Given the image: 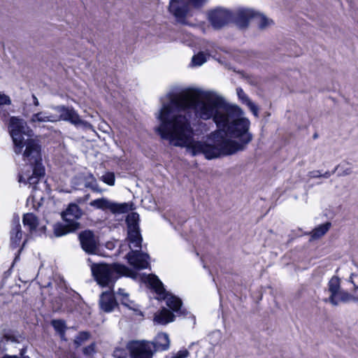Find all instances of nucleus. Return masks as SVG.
Returning <instances> with one entry per match:
<instances>
[{
	"mask_svg": "<svg viewBox=\"0 0 358 358\" xmlns=\"http://www.w3.org/2000/svg\"><path fill=\"white\" fill-rule=\"evenodd\" d=\"M155 131L171 145L210 160L243 151L252 140L240 108L216 93L188 88L160 99Z\"/></svg>",
	"mask_w": 358,
	"mask_h": 358,
	"instance_id": "nucleus-1",
	"label": "nucleus"
},
{
	"mask_svg": "<svg viewBox=\"0 0 358 358\" xmlns=\"http://www.w3.org/2000/svg\"><path fill=\"white\" fill-rule=\"evenodd\" d=\"M8 129L13 141L15 153L22 155L23 160L28 166L27 170L19 175L18 182L29 184L35 189L45 174L41 163V146L35 139H24V136L31 137L34 134L24 120L16 116L11 117Z\"/></svg>",
	"mask_w": 358,
	"mask_h": 358,
	"instance_id": "nucleus-2",
	"label": "nucleus"
},
{
	"mask_svg": "<svg viewBox=\"0 0 358 358\" xmlns=\"http://www.w3.org/2000/svg\"><path fill=\"white\" fill-rule=\"evenodd\" d=\"M91 271L98 285L111 288L121 275L127 274L129 269L118 264H92Z\"/></svg>",
	"mask_w": 358,
	"mask_h": 358,
	"instance_id": "nucleus-3",
	"label": "nucleus"
},
{
	"mask_svg": "<svg viewBox=\"0 0 358 358\" xmlns=\"http://www.w3.org/2000/svg\"><path fill=\"white\" fill-rule=\"evenodd\" d=\"M83 212L76 203H70L62 213L64 224L57 223L53 227L54 234L59 237L73 232L80 228L78 220L83 216Z\"/></svg>",
	"mask_w": 358,
	"mask_h": 358,
	"instance_id": "nucleus-4",
	"label": "nucleus"
},
{
	"mask_svg": "<svg viewBox=\"0 0 358 358\" xmlns=\"http://www.w3.org/2000/svg\"><path fill=\"white\" fill-rule=\"evenodd\" d=\"M148 281L150 286L159 295V297L162 299L166 300L167 306H169L178 315H186V312L181 310L182 301L176 296L167 292L164 289L162 282L157 276L152 275L149 277Z\"/></svg>",
	"mask_w": 358,
	"mask_h": 358,
	"instance_id": "nucleus-5",
	"label": "nucleus"
},
{
	"mask_svg": "<svg viewBox=\"0 0 358 358\" xmlns=\"http://www.w3.org/2000/svg\"><path fill=\"white\" fill-rule=\"evenodd\" d=\"M130 358H152L155 346L146 341H131L127 344Z\"/></svg>",
	"mask_w": 358,
	"mask_h": 358,
	"instance_id": "nucleus-6",
	"label": "nucleus"
},
{
	"mask_svg": "<svg viewBox=\"0 0 358 358\" xmlns=\"http://www.w3.org/2000/svg\"><path fill=\"white\" fill-rule=\"evenodd\" d=\"M139 215L137 213H129L126 219L127 224V240L134 248H141L142 237L138 226Z\"/></svg>",
	"mask_w": 358,
	"mask_h": 358,
	"instance_id": "nucleus-7",
	"label": "nucleus"
},
{
	"mask_svg": "<svg viewBox=\"0 0 358 358\" xmlns=\"http://www.w3.org/2000/svg\"><path fill=\"white\" fill-rule=\"evenodd\" d=\"M54 109L59 113V115H55V122L64 120L69 122L76 126L83 125L86 129L92 128V124L82 120L77 112L71 107L57 106L54 107Z\"/></svg>",
	"mask_w": 358,
	"mask_h": 358,
	"instance_id": "nucleus-8",
	"label": "nucleus"
},
{
	"mask_svg": "<svg viewBox=\"0 0 358 358\" xmlns=\"http://www.w3.org/2000/svg\"><path fill=\"white\" fill-rule=\"evenodd\" d=\"M90 205L97 209H101L103 210H109L111 213L115 214L125 213L131 209L129 203H113L106 198L93 200L90 203Z\"/></svg>",
	"mask_w": 358,
	"mask_h": 358,
	"instance_id": "nucleus-9",
	"label": "nucleus"
},
{
	"mask_svg": "<svg viewBox=\"0 0 358 358\" xmlns=\"http://www.w3.org/2000/svg\"><path fill=\"white\" fill-rule=\"evenodd\" d=\"M78 238L83 250L88 254H94L99 248V238L91 230H85L79 234Z\"/></svg>",
	"mask_w": 358,
	"mask_h": 358,
	"instance_id": "nucleus-10",
	"label": "nucleus"
},
{
	"mask_svg": "<svg viewBox=\"0 0 358 358\" xmlns=\"http://www.w3.org/2000/svg\"><path fill=\"white\" fill-rule=\"evenodd\" d=\"M129 247L131 250L127 255V258L130 265L137 269L148 268L149 266V255L147 253L141 252V248H138L139 250H133L131 244Z\"/></svg>",
	"mask_w": 358,
	"mask_h": 358,
	"instance_id": "nucleus-11",
	"label": "nucleus"
},
{
	"mask_svg": "<svg viewBox=\"0 0 358 358\" xmlns=\"http://www.w3.org/2000/svg\"><path fill=\"white\" fill-rule=\"evenodd\" d=\"M169 11L180 23H185V17L189 11V5L185 0H170Z\"/></svg>",
	"mask_w": 358,
	"mask_h": 358,
	"instance_id": "nucleus-12",
	"label": "nucleus"
},
{
	"mask_svg": "<svg viewBox=\"0 0 358 358\" xmlns=\"http://www.w3.org/2000/svg\"><path fill=\"white\" fill-rule=\"evenodd\" d=\"M209 20L215 29H220L232 20V14L227 10L217 8L209 13Z\"/></svg>",
	"mask_w": 358,
	"mask_h": 358,
	"instance_id": "nucleus-13",
	"label": "nucleus"
},
{
	"mask_svg": "<svg viewBox=\"0 0 358 358\" xmlns=\"http://www.w3.org/2000/svg\"><path fill=\"white\" fill-rule=\"evenodd\" d=\"M255 10L250 8H239L233 15L232 20L239 28L245 29L248 27L250 20H253Z\"/></svg>",
	"mask_w": 358,
	"mask_h": 358,
	"instance_id": "nucleus-14",
	"label": "nucleus"
},
{
	"mask_svg": "<svg viewBox=\"0 0 358 358\" xmlns=\"http://www.w3.org/2000/svg\"><path fill=\"white\" fill-rule=\"evenodd\" d=\"M10 234L11 246L13 248H16L20 245L22 238V231L18 216L14 217L13 219Z\"/></svg>",
	"mask_w": 358,
	"mask_h": 358,
	"instance_id": "nucleus-15",
	"label": "nucleus"
},
{
	"mask_svg": "<svg viewBox=\"0 0 358 358\" xmlns=\"http://www.w3.org/2000/svg\"><path fill=\"white\" fill-rule=\"evenodd\" d=\"M99 306L102 310L109 313L117 306V303L115 299L112 291L104 292L100 296Z\"/></svg>",
	"mask_w": 358,
	"mask_h": 358,
	"instance_id": "nucleus-16",
	"label": "nucleus"
},
{
	"mask_svg": "<svg viewBox=\"0 0 358 358\" xmlns=\"http://www.w3.org/2000/svg\"><path fill=\"white\" fill-rule=\"evenodd\" d=\"M55 115L48 113L45 111H40L36 113H34L30 119L29 123L31 124L34 127L40 126L41 123L45 122H55Z\"/></svg>",
	"mask_w": 358,
	"mask_h": 358,
	"instance_id": "nucleus-17",
	"label": "nucleus"
},
{
	"mask_svg": "<svg viewBox=\"0 0 358 358\" xmlns=\"http://www.w3.org/2000/svg\"><path fill=\"white\" fill-rule=\"evenodd\" d=\"M341 289L340 278L337 276H333L328 282V291L330 293V296L328 299H326L324 301L325 302L330 303L332 306H336V302L334 297L337 292Z\"/></svg>",
	"mask_w": 358,
	"mask_h": 358,
	"instance_id": "nucleus-18",
	"label": "nucleus"
},
{
	"mask_svg": "<svg viewBox=\"0 0 358 358\" xmlns=\"http://www.w3.org/2000/svg\"><path fill=\"white\" fill-rule=\"evenodd\" d=\"M175 315L168 309L164 308L155 314L154 322L165 325L174 320Z\"/></svg>",
	"mask_w": 358,
	"mask_h": 358,
	"instance_id": "nucleus-19",
	"label": "nucleus"
},
{
	"mask_svg": "<svg viewBox=\"0 0 358 358\" xmlns=\"http://www.w3.org/2000/svg\"><path fill=\"white\" fill-rule=\"evenodd\" d=\"M155 346V352L157 350H166L170 345L169 336L166 333L158 334L155 341L151 342Z\"/></svg>",
	"mask_w": 358,
	"mask_h": 358,
	"instance_id": "nucleus-20",
	"label": "nucleus"
},
{
	"mask_svg": "<svg viewBox=\"0 0 358 358\" xmlns=\"http://www.w3.org/2000/svg\"><path fill=\"white\" fill-rule=\"evenodd\" d=\"M253 20L256 23L257 27L261 30L266 29L273 24V20L255 10L254 13Z\"/></svg>",
	"mask_w": 358,
	"mask_h": 358,
	"instance_id": "nucleus-21",
	"label": "nucleus"
},
{
	"mask_svg": "<svg viewBox=\"0 0 358 358\" xmlns=\"http://www.w3.org/2000/svg\"><path fill=\"white\" fill-rule=\"evenodd\" d=\"M331 224L329 222L322 224L315 227L310 232L311 238L313 240L319 239L322 237L331 228Z\"/></svg>",
	"mask_w": 358,
	"mask_h": 358,
	"instance_id": "nucleus-22",
	"label": "nucleus"
},
{
	"mask_svg": "<svg viewBox=\"0 0 358 358\" xmlns=\"http://www.w3.org/2000/svg\"><path fill=\"white\" fill-rule=\"evenodd\" d=\"M85 187L91 189L96 192H102V189L99 187L96 178L92 173H89L84 177Z\"/></svg>",
	"mask_w": 358,
	"mask_h": 358,
	"instance_id": "nucleus-23",
	"label": "nucleus"
},
{
	"mask_svg": "<svg viewBox=\"0 0 358 358\" xmlns=\"http://www.w3.org/2000/svg\"><path fill=\"white\" fill-rule=\"evenodd\" d=\"M23 224L28 226L31 231L36 230L38 226V219L33 213H27L23 216Z\"/></svg>",
	"mask_w": 358,
	"mask_h": 358,
	"instance_id": "nucleus-24",
	"label": "nucleus"
},
{
	"mask_svg": "<svg viewBox=\"0 0 358 358\" xmlns=\"http://www.w3.org/2000/svg\"><path fill=\"white\" fill-rule=\"evenodd\" d=\"M336 304L335 306H337L340 302L347 303L353 299V296L347 292L346 291L342 290L341 289L337 292L336 296L334 297Z\"/></svg>",
	"mask_w": 358,
	"mask_h": 358,
	"instance_id": "nucleus-25",
	"label": "nucleus"
},
{
	"mask_svg": "<svg viewBox=\"0 0 358 358\" xmlns=\"http://www.w3.org/2000/svg\"><path fill=\"white\" fill-rule=\"evenodd\" d=\"M207 61V55L203 52H200L197 55H195L192 57V64L194 66H201Z\"/></svg>",
	"mask_w": 358,
	"mask_h": 358,
	"instance_id": "nucleus-26",
	"label": "nucleus"
},
{
	"mask_svg": "<svg viewBox=\"0 0 358 358\" xmlns=\"http://www.w3.org/2000/svg\"><path fill=\"white\" fill-rule=\"evenodd\" d=\"M338 170L339 171L338 173V176L339 177L347 176L352 173V169L350 166L338 164L335 167L334 172Z\"/></svg>",
	"mask_w": 358,
	"mask_h": 358,
	"instance_id": "nucleus-27",
	"label": "nucleus"
},
{
	"mask_svg": "<svg viewBox=\"0 0 358 358\" xmlns=\"http://www.w3.org/2000/svg\"><path fill=\"white\" fill-rule=\"evenodd\" d=\"M90 334L87 331H81L76 337L74 343L77 347L80 346L85 341L90 338Z\"/></svg>",
	"mask_w": 358,
	"mask_h": 358,
	"instance_id": "nucleus-28",
	"label": "nucleus"
},
{
	"mask_svg": "<svg viewBox=\"0 0 358 358\" xmlns=\"http://www.w3.org/2000/svg\"><path fill=\"white\" fill-rule=\"evenodd\" d=\"M120 300L123 306L133 310L134 311L138 310L136 304L129 299V294H125L124 296L121 297Z\"/></svg>",
	"mask_w": 358,
	"mask_h": 358,
	"instance_id": "nucleus-29",
	"label": "nucleus"
},
{
	"mask_svg": "<svg viewBox=\"0 0 358 358\" xmlns=\"http://www.w3.org/2000/svg\"><path fill=\"white\" fill-rule=\"evenodd\" d=\"M101 180L108 185L113 186L115 184V175L108 172L101 177Z\"/></svg>",
	"mask_w": 358,
	"mask_h": 358,
	"instance_id": "nucleus-30",
	"label": "nucleus"
},
{
	"mask_svg": "<svg viewBox=\"0 0 358 358\" xmlns=\"http://www.w3.org/2000/svg\"><path fill=\"white\" fill-rule=\"evenodd\" d=\"M127 349L122 348H116L113 351V356L115 358H127Z\"/></svg>",
	"mask_w": 358,
	"mask_h": 358,
	"instance_id": "nucleus-31",
	"label": "nucleus"
},
{
	"mask_svg": "<svg viewBox=\"0 0 358 358\" xmlns=\"http://www.w3.org/2000/svg\"><path fill=\"white\" fill-rule=\"evenodd\" d=\"M189 355V351L187 349H182L179 350L176 354H172L169 356H167L166 358H187Z\"/></svg>",
	"mask_w": 358,
	"mask_h": 358,
	"instance_id": "nucleus-32",
	"label": "nucleus"
},
{
	"mask_svg": "<svg viewBox=\"0 0 358 358\" xmlns=\"http://www.w3.org/2000/svg\"><path fill=\"white\" fill-rule=\"evenodd\" d=\"M52 324L56 331L64 333L65 329L64 322L61 320H52Z\"/></svg>",
	"mask_w": 358,
	"mask_h": 358,
	"instance_id": "nucleus-33",
	"label": "nucleus"
},
{
	"mask_svg": "<svg viewBox=\"0 0 358 358\" xmlns=\"http://www.w3.org/2000/svg\"><path fill=\"white\" fill-rule=\"evenodd\" d=\"M236 92L238 98L242 101L243 103H246L248 101H250V99L248 98V96L245 94L243 89L241 87H238L236 89Z\"/></svg>",
	"mask_w": 358,
	"mask_h": 358,
	"instance_id": "nucleus-34",
	"label": "nucleus"
},
{
	"mask_svg": "<svg viewBox=\"0 0 358 358\" xmlns=\"http://www.w3.org/2000/svg\"><path fill=\"white\" fill-rule=\"evenodd\" d=\"M10 104H11L10 98L8 95L0 92V106H3V105H10Z\"/></svg>",
	"mask_w": 358,
	"mask_h": 358,
	"instance_id": "nucleus-35",
	"label": "nucleus"
},
{
	"mask_svg": "<svg viewBox=\"0 0 358 358\" xmlns=\"http://www.w3.org/2000/svg\"><path fill=\"white\" fill-rule=\"evenodd\" d=\"M255 117H258L259 108L251 100L245 103Z\"/></svg>",
	"mask_w": 358,
	"mask_h": 358,
	"instance_id": "nucleus-36",
	"label": "nucleus"
},
{
	"mask_svg": "<svg viewBox=\"0 0 358 358\" xmlns=\"http://www.w3.org/2000/svg\"><path fill=\"white\" fill-rule=\"evenodd\" d=\"M95 352V345L92 343L91 345L83 348V353L85 355L90 356Z\"/></svg>",
	"mask_w": 358,
	"mask_h": 358,
	"instance_id": "nucleus-37",
	"label": "nucleus"
},
{
	"mask_svg": "<svg viewBox=\"0 0 358 358\" xmlns=\"http://www.w3.org/2000/svg\"><path fill=\"white\" fill-rule=\"evenodd\" d=\"M208 0H189V2L194 7V8H200L203 6Z\"/></svg>",
	"mask_w": 358,
	"mask_h": 358,
	"instance_id": "nucleus-38",
	"label": "nucleus"
},
{
	"mask_svg": "<svg viewBox=\"0 0 358 358\" xmlns=\"http://www.w3.org/2000/svg\"><path fill=\"white\" fill-rule=\"evenodd\" d=\"M24 353H25V349L22 348L20 350V356H21V357H17L16 355H13V356L6 355L3 358H29L28 356H24Z\"/></svg>",
	"mask_w": 358,
	"mask_h": 358,
	"instance_id": "nucleus-39",
	"label": "nucleus"
},
{
	"mask_svg": "<svg viewBox=\"0 0 358 358\" xmlns=\"http://www.w3.org/2000/svg\"><path fill=\"white\" fill-rule=\"evenodd\" d=\"M309 174L311 178H317L322 177V173H320V171H313L310 172Z\"/></svg>",
	"mask_w": 358,
	"mask_h": 358,
	"instance_id": "nucleus-40",
	"label": "nucleus"
},
{
	"mask_svg": "<svg viewBox=\"0 0 358 358\" xmlns=\"http://www.w3.org/2000/svg\"><path fill=\"white\" fill-rule=\"evenodd\" d=\"M334 171L332 172L326 171L324 173H322V177L324 178H329L333 173H334Z\"/></svg>",
	"mask_w": 358,
	"mask_h": 358,
	"instance_id": "nucleus-41",
	"label": "nucleus"
},
{
	"mask_svg": "<svg viewBox=\"0 0 358 358\" xmlns=\"http://www.w3.org/2000/svg\"><path fill=\"white\" fill-rule=\"evenodd\" d=\"M117 294L121 297H124L125 294H128L126 293L123 289H119Z\"/></svg>",
	"mask_w": 358,
	"mask_h": 358,
	"instance_id": "nucleus-42",
	"label": "nucleus"
},
{
	"mask_svg": "<svg viewBox=\"0 0 358 358\" xmlns=\"http://www.w3.org/2000/svg\"><path fill=\"white\" fill-rule=\"evenodd\" d=\"M32 99H33L34 105L36 106H39V101H38L37 97L34 94L32 95Z\"/></svg>",
	"mask_w": 358,
	"mask_h": 358,
	"instance_id": "nucleus-43",
	"label": "nucleus"
},
{
	"mask_svg": "<svg viewBox=\"0 0 358 358\" xmlns=\"http://www.w3.org/2000/svg\"><path fill=\"white\" fill-rule=\"evenodd\" d=\"M76 201H77V203H85V201H83V197L78 198V199H76Z\"/></svg>",
	"mask_w": 358,
	"mask_h": 358,
	"instance_id": "nucleus-44",
	"label": "nucleus"
},
{
	"mask_svg": "<svg viewBox=\"0 0 358 358\" xmlns=\"http://www.w3.org/2000/svg\"><path fill=\"white\" fill-rule=\"evenodd\" d=\"M90 197V194H86L83 198V201H85V202H86L87 200H89Z\"/></svg>",
	"mask_w": 358,
	"mask_h": 358,
	"instance_id": "nucleus-45",
	"label": "nucleus"
},
{
	"mask_svg": "<svg viewBox=\"0 0 358 358\" xmlns=\"http://www.w3.org/2000/svg\"><path fill=\"white\" fill-rule=\"evenodd\" d=\"M7 115H8V113H6V112H3V114H2V115L4 116V117H6Z\"/></svg>",
	"mask_w": 358,
	"mask_h": 358,
	"instance_id": "nucleus-46",
	"label": "nucleus"
},
{
	"mask_svg": "<svg viewBox=\"0 0 358 358\" xmlns=\"http://www.w3.org/2000/svg\"><path fill=\"white\" fill-rule=\"evenodd\" d=\"M317 137V135L316 134H314L313 138H316Z\"/></svg>",
	"mask_w": 358,
	"mask_h": 358,
	"instance_id": "nucleus-47",
	"label": "nucleus"
},
{
	"mask_svg": "<svg viewBox=\"0 0 358 358\" xmlns=\"http://www.w3.org/2000/svg\"><path fill=\"white\" fill-rule=\"evenodd\" d=\"M356 288H357V289H358V287H356Z\"/></svg>",
	"mask_w": 358,
	"mask_h": 358,
	"instance_id": "nucleus-48",
	"label": "nucleus"
}]
</instances>
